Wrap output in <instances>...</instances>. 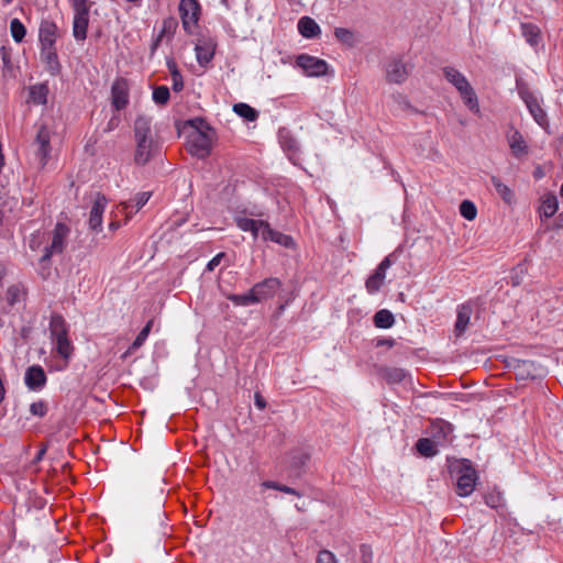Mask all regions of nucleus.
I'll return each instance as SVG.
<instances>
[{"label":"nucleus","instance_id":"obj_25","mask_svg":"<svg viewBox=\"0 0 563 563\" xmlns=\"http://www.w3.org/2000/svg\"><path fill=\"white\" fill-rule=\"evenodd\" d=\"M263 241H272L288 249L295 245L294 239L290 235L273 230L269 224L265 229V232H263Z\"/></svg>","mask_w":563,"mask_h":563},{"label":"nucleus","instance_id":"obj_57","mask_svg":"<svg viewBox=\"0 0 563 563\" xmlns=\"http://www.w3.org/2000/svg\"><path fill=\"white\" fill-rule=\"evenodd\" d=\"M254 400H255V406H256L260 410L265 409V407H266V400L264 399V397H263L260 393H256V394H255V396H254Z\"/></svg>","mask_w":563,"mask_h":563},{"label":"nucleus","instance_id":"obj_37","mask_svg":"<svg viewBox=\"0 0 563 563\" xmlns=\"http://www.w3.org/2000/svg\"><path fill=\"white\" fill-rule=\"evenodd\" d=\"M167 67L170 71L172 80H173V89L176 92H179L184 89V81L181 74L179 73L176 63L170 59L167 60Z\"/></svg>","mask_w":563,"mask_h":563},{"label":"nucleus","instance_id":"obj_53","mask_svg":"<svg viewBox=\"0 0 563 563\" xmlns=\"http://www.w3.org/2000/svg\"><path fill=\"white\" fill-rule=\"evenodd\" d=\"M308 460H309V455L307 453L298 452L292 455L291 465L294 467L299 468V467L303 466Z\"/></svg>","mask_w":563,"mask_h":563},{"label":"nucleus","instance_id":"obj_9","mask_svg":"<svg viewBox=\"0 0 563 563\" xmlns=\"http://www.w3.org/2000/svg\"><path fill=\"white\" fill-rule=\"evenodd\" d=\"M386 80L390 84H402L409 76V68L401 58H391L385 66Z\"/></svg>","mask_w":563,"mask_h":563},{"label":"nucleus","instance_id":"obj_54","mask_svg":"<svg viewBox=\"0 0 563 563\" xmlns=\"http://www.w3.org/2000/svg\"><path fill=\"white\" fill-rule=\"evenodd\" d=\"M387 377L390 382L398 383L401 382L405 377V373L399 368L388 369Z\"/></svg>","mask_w":563,"mask_h":563},{"label":"nucleus","instance_id":"obj_13","mask_svg":"<svg viewBox=\"0 0 563 563\" xmlns=\"http://www.w3.org/2000/svg\"><path fill=\"white\" fill-rule=\"evenodd\" d=\"M282 286V283L276 277L266 278L260 283H256L253 287L254 297L257 299V303L267 300L276 294Z\"/></svg>","mask_w":563,"mask_h":563},{"label":"nucleus","instance_id":"obj_12","mask_svg":"<svg viewBox=\"0 0 563 563\" xmlns=\"http://www.w3.org/2000/svg\"><path fill=\"white\" fill-rule=\"evenodd\" d=\"M391 255L386 256L375 272L366 279L365 287L369 294L377 292L384 284L386 271L391 266Z\"/></svg>","mask_w":563,"mask_h":563},{"label":"nucleus","instance_id":"obj_52","mask_svg":"<svg viewBox=\"0 0 563 563\" xmlns=\"http://www.w3.org/2000/svg\"><path fill=\"white\" fill-rule=\"evenodd\" d=\"M38 274L42 278L46 279L51 275V260H46L45 262H42V256L38 260Z\"/></svg>","mask_w":563,"mask_h":563},{"label":"nucleus","instance_id":"obj_23","mask_svg":"<svg viewBox=\"0 0 563 563\" xmlns=\"http://www.w3.org/2000/svg\"><path fill=\"white\" fill-rule=\"evenodd\" d=\"M49 333L53 341L68 338V327L65 319L60 314L54 313L51 317Z\"/></svg>","mask_w":563,"mask_h":563},{"label":"nucleus","instance_id":"obj_8","mask_svg":"<svg viewBox=\"0 0 563 563\" xmlns=\"http://www.w3.org/2000/svg\"><path fill=\"white\" fill-rule=\"evenodd\" d=\"M179 13L183 26L187 32L191 31L199 20L200 4L198 0H180Z\"/></svg>","mask_w":563,"mask_h":563},{"label":"nucleus","instance_id":"obj_20","mask_svg":"<svg viewBox=\"0 0 563 563\" xmlns=\"http://www.w3.org/2000/svg\"><path fill=\"white\" fill-rule=\"evenodd\" d=\"M508 143H509L511 154L515 157L521 158V157H525L528 155V153H529L528 144L526 143L522 134L518 130H514L508 135Z\"/></svg>","mask_w":563,"mask_h":563},{"label":"nucleus","instance_id":"obj_51","mask_svg":"<svg viewBox=\"0 0 563 563\" xmlns=\"http://www.w3.org/2000/svg\"><path fill=\"white\" fill-rule=\"evenodd\" d=\"M255 222H256V225H254V228L249 230V232L252 233L254 239L261 236V239L263 240V232H265V229L267 228L268 222H266L264 220H255Z\"/></svg>","mask_w":563,"mask_h":563},{"label":"nucleus","instance_id":"obj_47","mask_svg":"<svg viewBox=\"0 0 563 563\" xmlns=\"http://www.w3.org/2000/svg\"><path fill=\"white\" fill-rule=\"evenodd\" d=\"M74 14H89V0H70Z\"/></svg>","mask_w":563,"mask_h":563},{"label":"nucleus","instance_id":"obj_34","mask_svg":"<svg viewBox=\"0 0 563 563\" xmlns=\"http://www.w3.org/2000/svg\"><path fill=\"white\" fill-rule=\"evenodd\" d=\"M233 111L249 122L255 121L258 117V112L254 108L243 102L235 103L233 106Z\"/></svg>","mask_w":563,"mask_h":563},{"label":"nucleus","instance_id":"obj_4","mask_svg":"<svg viewBox=\"0 0 563 563\" xmlns=\"http://www.w3.org/2000/svg\"><path fill=\"white\" fill-rule=\"evenodd\" d=\"M518 93L529 109L530 114L540 126L548 124L547 113L539 104L537 97L527 86L519 85Z\"/></svg>","mask_w":563,"mask_h":563},{"label":"nucleus","instance_id":"obj_22","mask_svg":"<svg viewBox=\"0 0 563 563\" xmlns=\"http://www.w3.org/2000/svg\"><path fill=\"white\" fill-rule=\"evenodd\" d=\"M151 196H152L151 191H142V192H137L133 199L123 202L122 210L125 213V218L126 219L131 218V216L133 213V209H135V211H137L142 207H144L146 205V202L150 200Z\"/></svg>","mask_w":563,"mask_h":563},{"label":"nucleus","instance_id":"obj_27","mask_svg":"<svg viewBox=\"0 0 563 563\" xmlns=\"http://www.w3.org/2000/svg\"><path fill=\"white\" fill-rule=\"evenodd\" d=\"M559 208V201L555 195L548 194L543 197L542 203L540 207V218L549 219L553 217Z\"/></svg>","mask_w":563,"mask_h":563},{"label":"nucleus","instance_id":"obj_7","mask_svg":"<svg viewBox=\"0 0 563 563\" xmlns=\"http://www.w3.org/2000/svg\"><path fill=\"white\" fill-rule=\"evenodd\" d=\"M135 143L134 162L136 165L144 166L159 154L161 146L155 140H141L135 141Z\"/></svg>","mask_w":563,"mask_h":563},{"label":"nucleus","instance_id":"obj_60","mask_svg":"<svg viewBox=\"0 0 563 563\" xmlns=\"http://www.w3.org/2000/svg\"><path fill=\"white\" fill-rule=\"evenodd\" d=\"M162 40L163 38H159V35H157L156 40L153 42L152 47H151L152 53L157 48V46L159 45Z\"/></svg>","mask_w":563,"mask_h":563},{"label":"nucleus","instance_id":"obj_30","mask_svg":"<svg viewBox=\"0 0 563 563\" xmlns=\"http://www.w3.org/2000/svg\"><path fill=\"white\" fill-rule=\"evenodd\" d=\"M395 323L394 314L387 310L382 309L377 311L374 316V324L379 329H389Z\"/></svg>","mask_w":563,"mask_h":563},{"label":"nucleus","instance_id":"obj_38","mask_svg":"<svg viewBox=\"0 0 563 563\" xmlns=\"http://www.w3.org/2000/svg\"><path fill=\"white\" fill-rule=\"evenodd\" d=\"M56 344V351L66 362L70 358L74 346L68 338H63L54 341Z\"/></svg>","mask_w":563,"mask_h":563},{"label":"nucleus","instance_id":"obj_14","mask_svg":"<svg viewBox=\"0 0 563 563\" xmlns=\"http://www.w3.org/2000/svg\"><path fill=\"white\" fill-rule=\"evenodd\" d=\"M108 203L107 198L97 194L89 214V227L93 231H100L102 227V214Z\"/></svg>","mask_w":563,"mask_h":563},{"label":"nucleus","instance_id":"obj_11","mask_svg":"<svg viewBox=\"0 0 563 563\" xmlns=\"http://www.w3.org/2000/svg\"><path fill=\"white\" fill-rule=\"evenodd\" d=\"M476 479V471L470 465H463L456 483L457 494L463 497L471 495L475 488Z\"/></svg>","mask_w":563,"mask_h":563},{"label":"nucleus","instance_id":"obj_48","mask_svg":"<svg viewBox=\"0 0 563 563\" xmlns=\"http://www.w3.org/2000/svg\"><path fill=\"white\" fill-rule=\"evenodd\" d=\"M30 412L35 417H44L47 413V405L43 400L32 402L30 406Z\"/></svg>","mask_w":563,"mask_h":563},{"label":"nucleus","instance_id":"obj_24","mask_svg":"<svg viewBox=\"0 0 563 563\" xmlns=\"http://www.w3.org/2000/svg\"><path fill=\"white\" fill-rule=\"evenodd\" d=\"M298 31L306 38L317 37L321 33L319 24L310 16L299 19Z\"/></svg>","mask_w":563,"mask_h":563},{"label":"nucleus","instance_id":"obj_36","mask_svg":"<svg viewBox=\"0 0 563 563\" xmlns=\"http://www.w3.org/2000/svg\"><path fill=\"white\" fill-rule=\"evenodd\" d=\"M416 448L421 455L427 457L433 456L438 453L434 442L428 438L419 439Z\"/></svg>","mask_w":563,"mask_h":563},{"label":"nucleus","instance_id":"obj_3","mask_svg":"<svg viewBox=\"0 0 563 563\" xmlns=\"http://www.w3.org/2000/svg\"><path fill=\"white\" fill-rule=\"evenodd\" d=\"M70 229L62 222H57L52 231V241L43 250L42 262L51 260L55 254H62L67 245Z\"/></svg>","mask_w":563,"mask_h":563},{"label":"nucleus","instance_id":"obj_64","mask_svg":"<svg viewBox=\"0 0 563 563\" xmlns=\"http://www.w3.org/2000/svg\"><path fill=\"white\" fill-rule=\"evenodd\" d=\"M560 195L563 198V184L561 185Z\"/></svg>","mask_w":563,"mask_h":563},{"label":"nucleus","instance_id":"obj_33","mask_svg":"<svg viewBox=\"0 0 563 563\" xmlns=\"http://www.w3.org/2000/svg\"><path fill=\"white\" fill-rule=\"evenodd\" d=\"M522 36L526 41L534 46L539 43L540 40V29L532 23H522L521 24Z\"/></svg>","mask_w":563,"mask_h":563},{"label":"nucleus","instance_id":"obj_15","mask_svg":"<svg viewBox=\"0 0 563 563\" xmlns=\"http://www.w3.org/2000/svg\"><path fill=\"white\" fill-rule=\"evenodd\" d=\"M25 385L32 390H38L46 384V375L40 365H33L25 372Z\"/></svg>","mask_w":563,"mask_h":563},{"label":"nucleus","instance_id":"obj_1","mask_svg":"<svg viewBox=\"0 0 563 563\" xmlns=\"http://www.w3.org/2000/svg\"><path fill=\"white\" fill-rule=\"evenodd\" d=\"M190 125L196 129V132L189 136L188 152L197 158H206L212 148V129L201 118L191 120Z\"/></svg>","mask_w":563,"mask_h":563},{"label":"nucleus","instance_id":"obj_39","mask_svg":"<svg viewBox=\"0 0 563 563\" xmlns=\"http://www.w3.org/2000/svg\"><path fill=\"white\" fill-rule=\"evenodd\" d=\"M163 507H164V497H163V492L161 490L157 494V496L152 505L153 519L156 520L158 523H163L164 519H165V512L163 510Z\"/></svg>","mask_w":563,"mask_h":563},{"label":"nucleus","instance_id":"obj_29","mask_svg":"<svg viewBox=\"0 0 563 563\" xmlns=\"http://www.w3.org/2000/svg\"><path fill=\"white\" fill-rule=\"evenodd\" d=\"M152 325H153V320H150L145 324V327L140 331V333L137 334V336L135 338V340L133 341L131 346L122 355V357H126L128 355L132 354L135 350H137L139 347H141L143 345V343L145 342V340L147 339V336L151 332Z\"/></svg>","mask_w":563,"mask_h":563},{"label":"nucleus","instance_id":"obj_62","mask_svg":"<svg viewBox=\"0 0 563 563\" xmlns=\"http://www.w3.org/2000/svg\"><path fill=\"white\" fill-rule=\"evenodd\" d=\"M45 453V449H42L38 453H37V456H36V460H41L42 456L44 455Z\"/></svg>","mask_w":563,"mask_h":563},{"label":"nucleus","instance_id":"obj_59","mask_svg":"<svg viewBox=\"0 0 563 563\" xmlns=\"http://www.w3.org/2000/svg\"><path fill=\"white\" fill-rule=\"evenodd\" d=\"M4 395H5V389H4V386H3L2 378L0 377V404L4 399Z\"/></svg>","mask_w":563,"mask_h":563},{"label":"nucleus","instance_id":"obj_17","mask_svg":"<svg viewBox=\"0 0 563 563\" xmlns=\"http://www.w3.org/2000/svg\"><path fill=\"white\" fill-rule=\"evenodd\" d=\"M511 367L519 379H529L537 376V366L532 361L515 358L511 362Z\"/></svg>","mask_w":563,"mask_h":563},{"label":"nucleus","instance_id":"obj_16","mask_svg":"<svg viewBox=\"0 0 563 563\" xmlns=\"http://www.w3.org/2000/svg\"><path fill=\"white\" fill-rule=\"evenodd\" d=\"M57 25L51 20H43L40 24L38 37L41 46H55L57 38Z\"/></svg>","mask_w":563,"mask_h":563},{"label":"nucleus","instance_id":"obj_40","mask_svg":"<svg viewBox=\"0 0 563 563\" xmlns=\"http://www.w3.org/2000/svg\"><path fill=\"white\" fill-rule=\"evenodd\" d=\"M10 32H11L12 38L16 43H21L25 37L26 29L19 19H13L10 22Z\"/></svg>","mask_w":563,"mask_h":563},{"label":"nucleus","instance_id":"obj_63","mask_svg":"<svg viewBox=\"0 0 563 563\" xmlns=\"http://www.w3.org/2000/svg\"><path fill=\"white\" fill-rule=\"evenodd\" d=\"M38 244H40V243H35V241H34V240H32V241L30 242V246H31V249H33V250H34Z\"/></svg>","mask_w":563,"mask_h":563},{"label":"nucleus","instance_id":"obj_5","mask_svg":"<svg viewBox=\"0 0 563 563\" xmlns=\"http://www.w3.org/2000/svg\"><path fill=\"white\" fill-rule=\"evenodd\" d=\"M130 100V85L128 79L118 77L111 86V104L117 111L126 108Z\"/></svg>","mask_w":563,"mask_h":563},{"label":"nucleus","instance_id":"obj_49","mask_svg":"<svg viewBox=\"0 0 563 563\" xmlns=\"http://www.w3.org/2000/svg\"><path fill=\"white\" fill-rule=\"evenodd\" d=\"M236 225L240 230L244 232H249L254 225H256V222L254 219L245 218V217H238L235 218Z\"/></svg>","mask_w":563,"mask_h":563},{"label":"nucleus","instance_id":"obj_26","mask_svg":"<svg viewBox=\"0 0 563 563\" xmlns=\"http://www.w3.org/2000/svg\"><path fill=\"white\" fill-rule=\"evenodd\" d=\"M89 14H74L73 34L76 41H84L87 37Z\"/></svg>","mask_w":563,"mask_h":563},{"label":"nucleus","instance_id":"obj_6","mask_svg":"<svg viewBox=\"0 0 563 563\" xmlns=\"http://www.w3.org/2000/svg\"><path fill=\"white\" fill-rule=\"evenodd\" d=\"M296 64L307 76H324L328 71V64L325 60L307 54L299 55L296 58Z\"/></svg>","mask_w":563,"mask_h":563},{"label":"nucleus","instance_id":"obj_43","mask_svg":"<svg viewBox=\"0 0 563 563\" xmlns=\"http://www.w3.org/2000/svg\"><path fill=\"white\" fill-rule=\"evenodd\" d=\"M153 101L156 104L164 106L168 102L170 92L167 86H158L153 90Z\"/></svg>","mask_w":563,"mask_h":563},{"label":"nucleus","instance_id":"obj_10","mask_svg":"<svg viewBox=\"0 0 563 563\" xmlns=\"http://www.w3.org/2000/svg\"><path fill=\"white\" fill-rule=\"evenodd\" d=\"M35 145L37 146L36 156L40 159L41 167H44L51 156V133L46 125H41L35 137Z\"/></svg>","mask_w":563,"mask_h":563},{"label":"nucleus","instance_id":"obj_46","mask_svg":"<svg viewBox=\"0 0 563 563\" xmlns=\"http://www.w3.org/2000/svg\"><path fill=\"white\" fill-rule=\"evenodd\" d=\"M485 503L488 507L494 509H503L505 507L500 494H488L485 496Z\"/></svg>","mask_w":563,"mask_h":563},{"label":"nucleus","instance_id":"obj_42","mask_svg":"<svg viewBox=\"0 0 563 563\" xmlns=\"http://www.w3.org/2000/svg\"><path fill=\"white\" fill-rule=\"evenodd\" d=\"M460 213L466 220L472 221L477 216V208L471 200H463L460 203Z\"/></svg>","mask_w":563,"mask_h":563},{"label":"nucleus","instance_id":"obj_58","mask_svg":"<svg viewBox=\"0 0 563 563\" xmlns=\"http://www.w3.org/2000/svg\"><path fill=\"white\" fill-rule=\"evenodd\" d=\"M396 344V341L390 338L379 339L377 340L376 346H388L393 347Z\"/></svg>","mask_w":563,"mask_h":563},{"label":"nucleus","instance_id":"obj_61","mask_svg":"<svg viewBox=\"0 0 563 563\" xmlns=\"http://www.w3.org/2000/svg\"><path fill=\"white\" fill-rule=\"evenodd\" d=\"M119 227H120V222H118V221H112V222L109 224V229H110L111 231H115L117 229H119Z\"/></svg>","mask_w":563,"mask_h":563},{"label":"nucleus","instance_id":"obj_18","mask_svg":"<svg viewBox=\"0 0 563 563\" xmlns=\"http://www.w3.org/2000/svg\"><path fill=\"white\" fill-rule=\"evenodd\" d=\"M133 131L135 141L154 140L152 135V118L139 115L134 121Z\"/></svg>","mask_w":563,"mask_h":563},{"label":"nucleus","instance_id":"obj_21","mask_svg":"<svg viewBox=\"0 0 563 563\" xmlns=\"http://www.w3.org/2000/svg\"><path fill=\"white\" fill-rule=\"evenodd\" d=\"M41 58L46 64L47 70L51 75L56 76L60 71V64L58 62L55 46H41Z\"/></svg>","mask_w":563,"mask_h":563},{"label":"nucleus","instance_id":"obj_44","mask_svg":"<svg viewBox=\"0 0 563 563\" xmlns=\"http://www.w3.org/2000/svg\"><path fill=\"white\" fill-rule=\"evenodd\" d=\"M177 26H178V22L175 18H173V16L166 18L163 21L162 30L158 34L159 38H163L165 36L170 37L175 33Z\"/></svg>","mask_w":563,"mask_h":563},{"label":"nucleus","instance_id":"obj_45","mask_svg":"<svg viewBox=\"0 0 563 563\" xmlns=\"http://www.w3.org/2000/svg\"><path fill=\"white\" fill-rule=\"evenodd\" d=\"M262 485L265 488L279 490V492H283V493H286V494L295 495L297 497L301 496V494L298 490H296L295 488L286 486V485H283V484H279L277 482L266 481V482H263Z\"/></svg>","mask_w":563,"mask_h":563},{"label":"nucleus","instance_id":"obj_50","mask_svg":"<svg viewBox=\"0 0 563 563\" xmlns=\"http://www.w3.org/2000/svg\"><path fill=\"white\" fill-rule=\"evenodd\" d=\"M21 291L18 286H11L7 290V301L10 306L20 301Z\"/></svg>","mask_w":563,"mask_h":563},{"label":"nucleus","instance_id":"obj_31","mask_svg":"<svg viewBox=\"0 0 563 563\" xmlns=\"http://www.w3.org/2000/svg\"><path fill=\"white\" fill-rule=\"evenodd\" d=\"M48 91L46 84L34 85L30 88V99L36 104H45Z\"/></svg>","mask_w":563,"mask_h":563},{"label":"nucleus","instance_id":"obj_2","mask_svg":"<svg viewBox=\"0 0 563 563\" xmlns=\"http://www.w3.org/2000/svg\"><path fill=\"white\" fill-rule=\"evenodd\" d=\"M444 78L459 91L464 104L473 112L479 111V103L474 88L467 78L456 68L445 66L442 69Z\"/></svg>","mask_w":563,"mask_h":563},{"label":"nucleus","instance_id":"obj_32","mask_svg":"<svg viewBox=\"0 0 563 563\" xmlns=\"http://www.w3.org/2000/svg\"><path fill=\"white\" fill-rule=\"evenodd\" d=\"M214 49L207 44L196 45V56L200 66H207L213 58Z\"/></svg>","mask_w":563,"mask_h":563},{"label":"nucleus","instance_id":"obj_56","mask_svg":"<svg viewBox=\"0 0 563 563\" xmlns=\"http://www.w3.org/2000/svg\"><path fill=\"white\" fill-rule=\"evenodd\" d=\"M223 256L224 253H219L212 260H210L209 263L207 264V271H213L220 264V261Z\"/></svg>","mask_w":563,"mask_h":563},{"label":"nucleus","instance_id":"obj_55","mask_svg":"<svg viewBox=\"0 0 563 563\" xmlns=\"http://www.w3.org/2000/svg\"><path fill=\"white\" fill-rule=\"evenodd\" d=\"M317 563H336L332 552L323 550L319 553Z\"/></svg>","mask_w":563,"mask_h":563},{"label":"nucleus","instance_id":"obj_35","mask_svg":"<svg viewBox=\"0 0 563 563\" xmlns=\"http://www.w3.org/2000/svg\"><path fill=\"white\" fill-rule=\"evenodd\" d=\"M228 299L235 306H250L257 303V299L254 297L252 288L249 292L236 295L232 294L228 296Z\"/></svg>","mask_w":563,"mask_h":563},{"label":"nucleus","instance_id":"obj_41","mask_svg":"<svg viewBox=\"0 0 563 563\" xmlns=\"http://www.w3.org/2000/svg\"><path fill=\"white\" fill-rule=\"evenodd\" d=\"M334 36L336 37L338 41L350 47L354 46L355 44L354 33L349 29L336 27L334 30Z\"/></svg>","mask_w":563,"mask_h":563},{"label":"nucleus","instance_id":"obj_28","mask_svg":"<svg viewBox=\"0 0 563 563\" xmlns=\"http://www.w3.org/2000/svg\"><path fill=\"white\" fill-rule=\"evenodd\" d=\"M490 181L499 195V197L507 203L511 205L515 201V192L506 184H504L498 177L493 176Z\"/></svg>","mask_w":563,"mask_h":563},{"label":"nucleus","instance_id":"obj_19","mask_svg":"<svg viewBox=\"0 0 563 563\" xmlns=\"http://www.w3.org/2000/svg\"><path fill=\"white\" fill-rule=\"evenodd\" d=\"M472 313H473V308H472L471 303H463V305L459 306L456 321L454 324L455 336L459 338L464 334V332L466 331L467 325L470 323Z\"/></svg>","mask_w":563,"mask_h":563}]
</instances>
